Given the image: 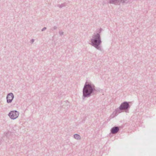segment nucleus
<instances>
[{
    "label": "nucleus",
    "instance_id": "nucleus-1",
    "mask_svg": "<svg viewBox=\"0 0 156 156\" xmlns=\"http://www.w3.org/2000/svg\"><path fill=\"white\" fill-rule=\"evenodd\" d=\"M92 45L95 47L98 46L101 42L100 36L98 34H97L94 36L93 38L91 40Z\"/></svg>",
    "mask_w": 156,
    "mask_h": 156
},
{
    "label": "nucleus",
    "instance_id": "nucleus-2",
    "mask_svg": "<svg viewBox=\"0 0 156 156\" xmlns=\"http://www.w3.org/2000/svg\"><path fill=\"white\" fill-rule=\"evenodd\" d=\"M92 88L91 86L88 84L85 85L83 90V95L86 97L89 95L92 92Z\"/></svg>",
    "mask_w": 156,
    "mask_h": 156
},
{
    "label": "nucleus",
    "instance_id": "nucleus-3",
    "mask_svg": "<svg viewBox=\"0 0 156 156\" xmlns=\"http://www.w3.org/2000/svg\"><path fill=\"white\" fill-rule=\"evenodd\" d=\"M18 112L16 111H11L9 114V116L12 119H16L18 117Z\"/></svg>",
    "mask_w": 156,
    "mask_h": 156
},
{
    "label": "nucleus",
    "instance_id": "nucleus-4",
    "mask_svg": "<svg viewBox=\"0 0 156 156\" xmlns=\"http://www.w3.org/2000/svg\"><path fill=\"white\" fill-rule=\"evenodd\" d=\"M13 98V95L12 93H10L7 95V101L8 103H10L12 101Z\"/></svg>",
    "mask_w": 156,
    "mask_h": 156
},
{
    "label": "nucleus",
    "instance_id": "nucleus-5",
    "mask_svg": "<svg viewBox=\"0 0 156 156\" xmlns=\"http://www.w3.org/2000/svg\"><path fill=\"white\" fill-rule=\"evenodd\" d=\"M128 106V104L126 102H124L121 104L120 107V109H125L127 108Z\"/></svg>",
    "mask_w": 156,
    "mask_h": 156
},
{
    "label": "nucleus",
    "instance_id": "nucleus-6",
    "mask_svg": "<svg viewBox=\"0 0 156 156\" xmlns=\"http://www.w3.org/2000/svg\"><path fill=\"white\" fill-rule=\"evenodd\" d=\"M119 130V129L117 127H114L112 128L111 130V132L112 133H117Z\"/></svg>",
    "mask_w": 156,
    "mask_h": 156
},
{
    "label": "nucleus",
    "instance_id": "nucleus-7",
    "mask_svg": "<svg viewBox=\"0 0 156 156\" xmlns=\"http://www.w3.org/2000/svg\"><path fill=\"white\" fill-rule=\"evenodd\" d=\"M74 138L77 139H80V136L78 134H75L74 135Z\"/></svg>",
    "mask_w": 156,
    "mask_h": 156
}]
</instances>
